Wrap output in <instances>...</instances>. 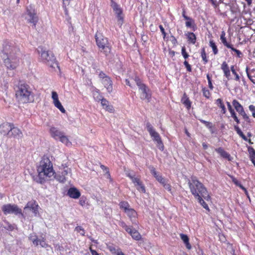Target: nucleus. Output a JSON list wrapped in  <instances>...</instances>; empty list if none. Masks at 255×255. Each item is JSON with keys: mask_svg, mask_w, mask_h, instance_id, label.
<instances>
[{"mask_svg": "<svg viewBox=\"0 0 255 255\" xmlns=\"http://www.w3.org/2000/svg\"><path fill=\"white\" fill-rule=\"evenodd\" d=\"M134 81L140 91L141 99L142 100H147V101L149 102L151 97V94L149 93L148 88L144 84L141 83L138 78L135 77Z\"/></svg>", "mask_w": 255, "mask_h": 255, "instance_id": "8", "label": "nucleus"}, {"mask_svg": "<svg viewBox=\"0 0 255 255\" xmlns=\"http://www.w3.org/2000/svg\"><path fill=\"white\" fill-rule=\"evenodd\" d=\"M132 183L134 184L135 186H137L138 184H140V183L141 182L140 180V179L137 177H133V178L131 179Z\"/></svg>", "mask_w": 255, "mask_h": 255, "instance_id": "41", "label": "nucleus"}, {"mask_svg": "<svg viewBox=\"0 0 255 255\" xmlns=\"http://www.w3.org/2000/svg\"><path fill=\"white\" fill-rule=\"evenodd\" d=\"M105 109L107 111H109L110 112H113V111H114V109H113V106H112L111 105H108V106L107 107H105Z\"/></svg>", "mask_w": 255, "mask_h": 255, "instance_id": "62", "label": "nucleus"}, {"mask_svg": "<svg viewBox=\"0 0 255 255\" xmlns=\"http://www.w3.org/2000/svg\"><path fill=\"white\" fill-rule=\"evenodd\" d=\"M248 70H249V68L248 67H247L246 68V72H247V76L248 77V78L250 79V80L254 84H255V77H252L251 76L250 74L248 72Z\"/></svg>", "mask_w": 255, "mask_h": 255, "instance_id": "46", "label": "nucleus"}, {"mask_svg": "<svg viewBox=\"0 0 255 255\" xmlns=\"http://www.w3.org/2000/svg\"><path fill=\"white\" fill-rule=\"evenodd\" d=\"M1 209L5 215L14 214L16 215L20 214L22 216H24L21 210L15 204H7L4 205L1 207Z\"/></svg>", "mask_w": 255, "mask_h": 255, "instance_id": "10", "label": "nucleus"}, {"mask_svg": "<svg viewBox=\"0 0 255 255\" xmlns=\"http://www.w3.org/2000/svg\"><path fill=\"white\" fill-rule=\"evenodd\" d=\"M86 198L83 197H81L80 198V199L79 200V204L82 206H84L85 205V204H86Z\"/></svg>", "mask_w": 255, "mask_h": 255, "instance_id": "58", "label": "nucleus"}, {"mask_svg": "<svg viewBox=\"0 0 255 255\" xmlns=\"http://www.w3.org/2000/svg\"><path fill=\"white\" fill-rule=\"evenodd\" d=\"M102 82L107 89L108 92L111 93L113 91V83L111 78L109 77L106 78Z\"/></svg>", "mask_w": 255, "mask_h": 255, "instance_id": "18", "label": "nucleus"}, {"mask_svg": "<svg viewBox=\"0 0 255 255\" xmlns=\"http://www.w3.org/2000/svg\"><path fill=\"white\" fill-rule=\"evenodd\" d=\"M185 25L187 27H192L194 24V21L190 17H185Z\"/></svg>", "mask_w": 255, "mask_h": 255, "instance_id": "33", "label": "nucleus"}, {"mask_svg": "<svg viewBox=\"0 0 255 255\" xmlns=\"http://www.w3.org/2000/svg\"><path fill=\"white\" fill-rule=\"evenodd\" d=\"M8 137H14L17 138H21L22 136V133L19 128L15 127L14 125L11 124L10 130L9 132Z\"/></svg>", "mask_w": 255, "mask_h": 255, "instance_id": "14", "label": "nucleus"}, {"mask_svg": "<svg viewBox=\"0 0 255 255\" xmlns=\"http://www.w3.org/2000/svg\"><path fill=\"white\" fill-rule=\"evenodd\" d=\"M207 80H208L209 87L210 88V89L212 90L213 89V85L212 84L211 79L209 75L208 74L207 75Z\"/></svg>", "mask_w": 255, "mask_h": 255, "instance_id": "54", "label": "nucleus"}, {"mask_svg": "<svg viewBox=\"0 0 255 255\" xmlns=\"http://www.w3.org/2000/svg\"><path fill=\"white\" fill-rule=\"evenodd\" d=\"M188 185L191 193L195 198L202 196L207 201L210 199V196L206 188L196 177H192L191 180L188 182Z\"/></svg>", "mask_w": 255, "mask_h": 255, "instance_id": "3", "label": "nucleus"}, {"mask_svg": "<svg viewBox=\"0 0 255 255\" xmlns=\"http://www.w3.org/2000/svg\"><path fill=\"white\" fill-rule=\"evenodd\" d=\"M227 105L230 113L234 111V110L233 109L231 105L229 102H227Z\"/></svg>", "mask_w": 255, "mask_h": 255, "instance_id": "63", "label": "nucleus"}, {"mask_svg": "<svg viewBox=\"0 0 255 255\" xmlns=\"http://www.w3.org/2000/svg\"><path fill=\"white\" fill-rule=\"evenodd\" d=\"M70 173V169L66 167H64L63 170L61 172H58L57 173H55L53 178L60 182H64L67 179V176L68 174Z\"/></svg>", "mask_w": 255, "mask_h": 255, "instance_id": "12", "label": "nucleus"}, {"mask_svg": "<svg viewBox=\"0 0 255 255\" xmlns=\"http://www.w3.org/2000/svg\"><path fill=\"white\" fill-rule=\"evenodd\" d=\"M99 77L101 79L102 81H103L106 78L109 77L103 72H100L99 74Z\"/></svg>", "mask_w": 255, "mask_h": 255, "instance_id": "57", "label": "nucleus"}, {"mask_svg": "<svg viewBox=\"0 0 255 255\" xmlns=\"http://www.w3.org/2000/svg\"><path fill=\"white\" fill-rule=\"evenodd\" d=\"M159 28L160 29V31L161 32L162 34L163 35V38H164L165 36H166V32H165V31L164 30V28H163V27L162 26V25H160L159 26Z\"/></svg>", "mask_w": 255, "mask_h": 255, "instance_id": "61", "label": "nucleus"}, {"mask_svg": "<svg viewBox=\"0 0 255 255\" xmlns=\"http://www.w3.org/2000/svg\"><path fill=\"white\" fill-rule=\"evenodd\" d=\"M68 195L73 199H78L81 195L79 191L76 188H70L68 191Z\"/></svg>", "mask_w": 255, "mask_h": 255, "instance_id": "17", "label": "nucleus"}, {"mask_svg": "<svg viewBox=\"0 0 255 255\" xmlns=\"http://www.w3.org/2000/svg\"><path fill=\"white\" fill-rule=\"evenodd\" d=\"M209 45L212 48L214 54H217L218 52V50L215 43L213 40H210Z\"/></svg>", "mask_w": 255, "mask_h": 255, "instance_id": "36", "label": "nucleus"}, {"mask_svg": "<svg viewBox=\"0 0 255 255\" xmlns=\"http://www.w3.org/2000/svg\"><path fill=\"white\" fill-rule=\"evenodd\" d=\"M202 91L204 97H205L207 98H209L210 97V92L208 89L206 88H203Z\"/></svg>", "mask_w": 255, "mask_h": 255, "instance_id": "43", "label": "nucleus"}, {"mask_svg": "<svg viewBox=\"0 0 255 255\" xmlns=\"http://www.w3.org/2000/svg\"><path fill=\"white\" fill-rule=\"evenodd\" d=\"M3 61L7 69L14 70L19 65L20 52L19 48L11 43H6L3 46Z\"/></svg>", "mask_w": 255, "mask_h": 255, "instance_id": "1", "label": "nucleus"}, {"mask_svg": "<svg viewBox=\"0 0 255 255\" xmlns=\"http://www.w3.org/2000/svg\"><path fill=\"white\" fill-rule=\"evenodd\" d=\"M181 102L188 109L190 108L191 102L185 94L184 95L183 98H182Z\"/></svg>", "mask_w": 255, "mask_h": 255, "instance_id": "31", "label": "nucleus"}, {"mask_svg": "<svg viewBox=\"0 0 255 255\" xmlns=\"http://www.w3.org/2000/svg\"><path fill=\"white\" fill-rule=\"evenodd\" d=\"M37 52L42 62L54 69L56 68L59 69V67L52 53L47 50L46 48L42 46L38 47Z\"/></svg>", "mask_w": 255, "mask_h": 255, "instance_id": "4", "label": "nucleus"}, {"mask_svg": "<svg viewBox=\"0 0 255 255\" xmlns=\"http://www.w3.org/2000/svg\"><path fill=\"white\" fill-rule=\"evenodd\" d=\"M58 139L67 146L71 144V143L69 141L68 137L65 136L64 133L62 134V136H60V137H59Z\"/></svg>", "mask_w": 255, "mask_h": 255, "instance_id": "32", "label": "nucleus"}, {"mask_svg": "<svg viewBox=\"0 0 255 255\" xmlns=\"http://www.w3.org/2000/svg\"><path fill=\"white\" fill-rule=\"evenodd\" d=\"M50 132L51 136L55 139H58L59 137H60V136H62V134L63 133L55 127H51L50 128Z\"/></svg>", "mask_w": 255, "mask_h": 255, "instance_id": "20", "label": "nucleus"}, {"mask_svg": "<svg viewBox=\"0 0 255 255\" xmlns=\"http://www.w3.org/2000/svg\"><path fill=\"white\" fill-rule=\"evenodd\" d=\"M120 225L123 227L125 230L128 232L129 229L131 228L130 227H128V226L125 223H124V222H121L120 223Z\"/></svg>", "mask_w": 255, "mask_h": 255, "instance_id": "50", "label": "nucleus"}, {"mask_svg": "<svg viewBox=\"0 0 255 255\" xmlns=\"http://www.w3.org/2000/svg\"><path fill=\"white\" fill-rule=\"evenodd\" d=\"M201 57H202V60L204 61V63H206L208 62V59L206 57V54L205 50L204 48L202 49Z\"/></svg>", "mask_w": 255, "mask_h": 255, "instance_id": "37", "label": "nucleus"}, {"mask_svg": "<svg viewBox=\"0 0 255 255\" xmlns=\"http://www.w3.org/2000/svg\"><path fill=\"white\" fill-rule=\"evenodd\" d=\"M225 32L223 31L220 36V39L221 40V42L224 44V45L226 46L227 48H231V46L232 45V44L227 42L226 38L225 37Z\"/></svg>", "mask_w": 255, "mask_h": 255, "instance_id": "25", "label": "nucleus"}, {"mask_svg": "<svg viewBox=\"0 0 255 255\" xmlns=\"http://www.w3.org/2000/svg\"><path fill=\"white\" fill-rule=\"evenodd\" d=\"M215 150L223 158L227 159L229 161H232L233 159L230 154L224 150L222 147L216 148Z\"/></svg>", "mask_w": 255, "mask_h": 255, "instance_id": "19", "label": "nucleus"}, {"mask_svg": "<svg viewBox=\"0 0 255 255\" xmlns=\"http://www.w3.org/2000/svg\"><path fill=\"white\" fill-rule=\"evenodd\" d=\"M146 128L153 140L156 142L158 148L160 150L162 151L164 149V145L159 133L155 130L152 126L149 123L146 124Z\"/></svg>", "mask_w": 255, "mask_h": 255, "instance_id": "7", "label": "nucleus"}, {"mask_svg": "<svg viewBox=\"0 0 255 255\" xmlns=\"http://www.w3.org/2000/svg\"><path fill=\"white\" fill-rule=\"evenodd\" d=\"M120 207L124 210L125 212L130 208L129 204L125 201L121 202L120 203Z\"/></svg>", "mask_w": 255, "mask_h": 255, "instance_id": "35", "label": "nucleus"}, {"mask_svg": "<svg viewBox=\"0 0 255 255\" xmlns=\"http://www.w3.org/2000/svg\"><path fill=\"white\" fill-rule=\"evenodd\" d=\"M26 15L25 19L27 22L32 23L34 27H35L38 20V18L37 16L36 12L32 5H30L27 7Z\"/></svg>", "mask_w": 255, "mask_h": 255, "instance_id": "9", "label": "nucleus"}, {"mask_svg": "<svg viewBox=\"0 0 255 255\" xmlns=\"http://www.w3.org/2000/svg\"><path fill=\"white\" fill-rule=\"evenodd\" d=\"M180 236L181 240L183 241V242L185 244L186 248L188 250H190L191 249V246L189 243V238L188 237V236L186 235H185L183 234H180Z\"/></svg>", "mask_w": 255, "mask_h": 255, "instance_id": "22", "label": "nucleus"}, {"mask_svg": "<svg viewBox=\"0 0 255 255\" xmlns=\"http://www.w3.org/2000/svg\"><path fill=\"white\" fill-rule=\"evenodd\" d=\"M94 97L97 101H101L102 99L98 92L94 93Z\"/></svg>", "mask_w": 255, "mask_h": 255, "instance_id": "51", "label": "nucleus"}, {"mask_svg": "<svg viewBox=\"0 0 255 255\" xmlns=\"http://www.w3.org/2000/svg\"><path fill=\"white\" fill-rule=\"evenodd\" d=\"M239 114L241 115L245 120H248L249 119V117L246 114L244 109H243L241 111H240Z\"/></svg>", "mask_w": 255, "mask_h": 255, "instance_id": "49", "label": "nucleus"}, {"mask_svg": "<svg viewBox=\"0 0 255 255\" xmlns=\"http://www.w3.org/2000/svg\"><path fill=\"white\" fill-rule=\"evenodd\" d=\"M188 40L191 43L194 44L196 42V37L193 32H188L186 34Z\"/></svg>", "mask_w": 255, "mask_h": 255, "instance_id": "29", "label": "nucleus"}, {"mask_svg": "<svg viewBox=\"0 0 255 255\" xmlns=\"http://www.w3.org/2000/svg\"><path fill=\"white\" fill-rule=\"evenodd\" d=\"M114 10L116 11V13L117 14L118 18L119 20L123 21V17L121 15L122 13V11L119 6L117 4H115L114 6Z\"/></svg>", "mask_w": 255, "mask_h": 255, "instance_id": "27", "label": "nucleus"}, {"mask_svg": "<svg viewBox=\"0 0 255 255\" xmlns=\"http://www.w3.org/2000/svg\"><path fill=\"white\" fill-rule=\"evenodd\" d=\"M125 213L129 217L131 221L132 218H135L137 216L136 211L131 208H129L128 210H127Z\"/></svg>", "mask_w": 255, "mask_h": 255, "instance_id": "26", "label": "nucleus"}, {"mask_svg": "<svg viewBox=\"0 0 255 255\" xmlns=\"http://www.w3.org/2000/svg\"><path fill=\"white\" fill-rule=\"evenodd\" d=\"M51 94L54 105L62 113H65L66 111L59 100L57 93L55 91H52Z\"/></svg>", "mask_w": 255, "mask_h": 255, "instance_id": "13", "label": "nucleus"}, {"mask_svg": "<svg viewBox=\"0 0 255 255\" xmlns=\"http://www.w3.org/2000/svg\"><path fill=\"white\" fill-rule=\"evenodd\" d=\"M233 51L235 52L238 57H241L242 56V53L239 50L235 49L233 47V45L231 46V48H229Z\"/></svg>", "mask_w": 255, "mask_h": 255, "instance_id": "39", "label": "nucleus"}, {"mask_svg": "<svg viewBox=\"0 0 255 255\" xmlns=\"http://www.w3.org/2000/svg\"><path fill=\"white\" fill-rule=\"evenodd\" d=\"M231 71L232 72L233 74L234 75H235V76H236L235 80L236 81H239L240 79V77H239V75L236 72V71L234 69V67L233 66H232L231 68Z\"/></svg>", "mask_w": 255, "mask_h": 255, "instance_id": "47", "label": "nucleus"}, {"mask_svg": "<svg viewBox=\"0 0 255 255\" xmlns=\"http://www.w3.org/2000/svg\"><path fill=\"white\" fill-rule=\"evenodd\" d=\"M221 69L223 70L225 76L229 78L230 76V71L228 64L226 62H224L221 66Z\"/></svg>", "mask_w": 255, "mask_h": 255, "instance_id": "23", "label": "nucleus"}, {"mask_svg": "<svg viewBox=\"0 0 255 255\" xmlns=\"http://www.w3.org/2000/svg\"><path fill=\"white\" fill-rule=\"evenodd\" d=\"M164 188L166 190H167L168 192H169L170 193H172L171 186L168 183L164 185Z\"/></svg>", "mask_w": 255, "mask_h": 255, "instance_id": "52", "label": "nucleus"}, {"mask_svg": "<svg viewBox=\"0 0 255 255\" xmlns=\"http://www.w3.org/2000/svg\"><path fill=\"white\" fill-rule=\"evenodd\" d=\"M216 103L217 105L222 109V112L223 114H225L226 112V109L222 100L221 99H218L216 100Z\"/></svg>", "mask_w": 255, "mask_h": 255, "instance_id": "30", "label": "nucleus"}, {"mask_svg": "<svg viewBox=\"0 0 255 255\" xmlns=\"http://www.w3.org/2000/svg\"><path fill=\"white\" fill-rule=\"evenodd\" d=\"M11 124L8 123H4L0 125V133L4 135L8 136Z\"/></svg>", "mask_w": 255, "mask_h": 255, "instance_id": "16", "label": "nucleus"}, {"mask_svg": "<svg viewBox=\"0 0 255 255\" xmlns=\"http://www.w3.org/2000/svg\"><path fill=\"white\" fill-rule=\"evenodd\" d=\"M128 233L129 234L132 238L135 240L139 241L141 238V236L138 232L132 228L129 229Z\"/></svg>", "mask_w": 255, "mask_h": 255, "instance_id": "21", "label": "nucleus"}, {"mask_svg": "<svg viewBox=\"0 0 255 255\" xmlns=\"http://www.w3.org/2000/svg\"><path fill=\"white\" fill-rule=\"evenodd\" d=\"M234 128L236 131L237 133L245 141H249L250 143H252L251 142V139H248L247 137L244 135L243 132L241 131V129L237 125L234 126Z\"/></svg>", "mask_w": 255, "mask_h": 255, "instance_id": "24", "label": "nucleus"}, {"mask_svg": "<svg viewBox=\"0 0 255 255\" xmlns=\"http://www.w3.org/2000/svg\"><path fill=\"white\" fill-rule=\"evenodd\" d=\"M15 95L20 103H27L32 100L31 90L29 86L25 84H21L18 86Z\"/></svg>", "mask_w": 255, "mask_h": 255, "instance_id": "5", "label": "nucleus"}, {"mask_svg": "<svg viewBox=\"0 0 255 255\" xmlns=\"http://www.w3.org/2000/svg\"><path fill=\"white\" fill-rule=\"evenodd\" d=\"M156 180L161 183L162 181H163L165 178L162 177V176L160 175H158L156 177H155Z\"/></svg>", "mask_w": 255, "mask_h": 255, "instance_id": "60", "label": "nucleus"}, {"mask_svg": "<svg viewBox=\"0 0 255 255\" xmlns=\"http://www.w3.org/2000/svg\"><path fill=\"white\" fill-rule=\"evenodd\" d=\"M231 117L234 119V120L236 122L237 124L240 123V120L238 119L237 117L235 111L230 113Z\"/></svg>", "mask_w": 255, "mask_h": 255, "instance_id": "44", "label": "nucleus"}, {"mask_svg": "<svg viewBox=\"0 0 255 255\" xmlns=\"http://www.w3.org/2000/svg\"><path fill=\"white\" fill-rule=\"evenodd\" d=\"M38 207L35 201H30L27 203L24 208V213L25 214L30 215V212H32L34 216H36L38 214Z\"/></svg>", "mask_w": 255, "mask_h": 255, "instance_id": "11", "label": "nucleus"}, {"mask_svg": "<svg viewBox=\"0 0 255 255\" xmlns=\"http://www.w3.org/2000/svg\"><path fill=\"white\" fill-rule=\"evenodd\" d=\"M108 249L113 254L116 255L117 252H118V249H116L114 246H109L108 247Z\"/></svg>", "mask_w": 255, "mask_h": 255, "instance_id": "40", "label": "nucleus"}, {"mask_svg": "<svg viewBox=\"0 0 255 255\" xmlns=\"http://www.w3.org/2000/svg\"><path fill=\"white\" fill-rule=\"evenodd\" d=\"M200 121L204 124L207 127L209 128H211L212 127V124L211 123L209 122H207L206 121H204L203 120H200Z\"/></svg>", "mask_w": 255, "mask_h": 255, "instance_id": "53", "label": "nucleus"}, {"mask_svg": "<svg viewBox=\"0 0 255 255\" xmlns=\"http://www.w3.org/2000/svg\"><path fill=\"white\" fill-rule=\"evenodd\" d=\"M202 198H203L202 196H200V197H198L196 198L198 200L199 203H200V204L203 206V207L204 208H205L206 210H209V209L208 205L203 200Z\"/></svg>", "mask_w": 255, "mask_h": 255, "instance_id": "34", "label": "nucleus"}, {"mask_svg": "<svg viewBox=\"0 0 255 255\" xmlns=\"http://www.w3.org/2000/svg\"><path fill=\"white\" fill-rule=\"evenodd\" d=\"M249 150L250 151V153L252 155L253 159L255 158V150H254V149L253 148H251L249 149Z\"/></svg>", "mask_w": 255, "mask_h": 255, "instance_id": "59", "label": "nucleus"}, {"mask_svg": "<svg viewBox=\"0 0 255 255\" xmlns=\"http://www.w3.org/2000/svg\"><path fill=\"white\" fill-rule=\"evenodd\" d=\"M249 108L250 111L252 112L253 117L255 118V106L251 105L249 106Z\"/></svg>", "mask_w": 255, "mask_h": 255, "instance_id": "48", "label": "nucleus"}, {"mask_svg": "<svg viewBox=\"0 0 255 255\" xmlns=\"http://www.w3.org/2000/svg\"><path fill=\"white\" fill-rule=\"evenodd\" d=\"M29 239L32 242L33 244L36 246L39 245L42 248H46L48 247V245L44 240H38L36 236L30 235Z\"/></svg>", "mask_w": 255, "mask_h": 255, "instance_id": "15", "label": "nucleus"}, {"mask_svg": "<svg viewBox=\"0 0 255 255\" xmlns=\"http://www.w3.org/2000/svg\"><path fill=\"white\" fill-rule=\"evenodd\" d=\"M75 230L77 232H79L80 234V235H81L82 236H84V235H85V231H84V229L81 227H80V226L77 227L75 228Z\"/></svg>", "mask_w": 255, "mask_h": 255, "instance_id": "45", "label": "nucleus"}, {"mask_svg": "<svg viewBox=\"0 0 255 255\" xmlns=\"http://www.w3.org/2000/svg\"><path fill=\"white\" fill-rule=\"evenodd\" d=\"M38 176L37 182L41 184L44 183L48 179L53 178L55 172L53 165L50 159L44 157L40 162L37 169Z\"/></svg>", "mask_w": 255, "mask_h": 255, "instance_id": "2", "label": "nucleus"}, {"mask_svg": "<svg viewBox=\"0 0 255 255\" xmlns=\"http://www.w3.org/2000/svg\"><path fill=\"white\" fill-rule=\"evenodd\" d=\"M232 104L236 111L238 113H239L243 109H244L243 107L236 100H234L233 101Z\"/></svg>", "mask_w": 255, "mask_h": 255, "instance_id": "28", "label": "nucleus"}, {"mask_svg": "<svg viewBox=\"0 0 255 255\" xmlns=\"http://www.w3.org/2000/svg\"><path fill=\"white\" fill-rule=\"evenodd\" d=\"M184 65H185V66L186 67V69H187V70L189 72H191V67L190 66V65L188 63V62L185 60L184 62Z\"/></svg>", "mask_w": 255, "mask_h": 255, "instance_id": "56", "label": "nucleus"}, {"mask_svg": "<svg viewBox=\"0 0 255 255\" xmlns=\"http://www.w3.org/2000/svg\"><path fill=\"white\" fill-rule=\"evenodd\" d=\"M95 39L97 45L101 52L106 55L111 52V49L108 40L101 33L97 32L95 34Z\"/></svg>", "mask_w": 255, "mask_h": 255, "instance_id": "6", "label": "nucleus"}, {"mask_svg": "<svg viewBox=\"0 0 255 255\" xmlns=\"http://www.w3.org/2000/svg\"><path fill=\"white\" fill-rule=\"evenodd\" d=\"M101 104L103 107V108L105 109V107H107L109 105V102L108 101H107L106 99H102L101 100Z\"/></svg>", "mask_w": 255, "mask_h": 255, "instance_id": "55", "label": "nucleus"}, {"mask_svg": "<svg viewBox=\"0 0 255 255\" xmlns=\"http://www.w3.org/2000/svg\"><path fill=\"white\" fill-rule=\"evenodd\" d=\"M150 171L155 177H156L158 175V174H157V172H156L155 169L153 167L151 168Z\"/></svg>", "mask_w": 255, "mask_h": 255, "instance_id": "64", "label": "nucleus"}, {"mask_svg": "<svg viewBox=\"0 0 255 255\" xmlns=\"http://www.w3.org/2000/svg\"><path fill=\"white\" fill-rule=\"evenodd\" d=\"M136 186L137 189L140 192L144 193L145 192V189L142 182L140 183V184H138Z\"/></svg>", "mask_w": 255, "mask_h": 255, "instance_id": "38", "label": "nucleus"}, {"mask_svg": "<svg viewBox=\"0 0 255 255\" xmlns=\"http://www.w3.org/2000/svg\"><path fill=\"white\" fill-rule=\"evenodd\" d=\"M181 54L183 56V57L184 58V59H186L188 58L189 55L186 51V48L184 46L182 47L181 49Z\"/></svg>", "mask_w": 255, "mask_h": 255, "instance_id": "42", "label": "nucleus"}]
</instances>
